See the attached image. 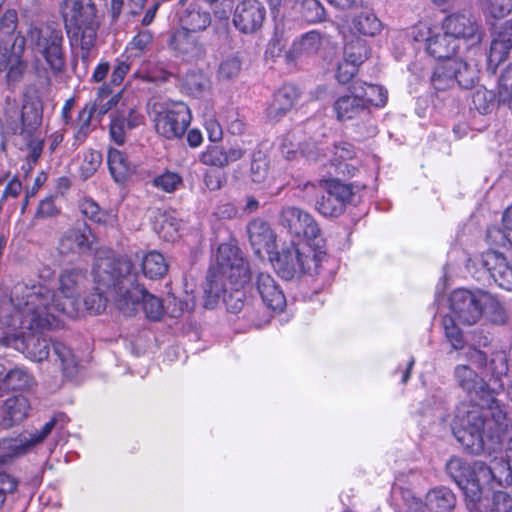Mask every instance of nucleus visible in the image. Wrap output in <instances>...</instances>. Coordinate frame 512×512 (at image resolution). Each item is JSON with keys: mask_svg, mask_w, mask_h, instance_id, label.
Listing matches in <instances>:
<instances>
[{"mask_svg": "<svg viewBox=\"0 0 512 512\" xmlns=\"http://www.w3.org/2000/svg\"><path fill=\"white\" fill-rule=\"evenodd\" d=\"M242 62L236 55L225 58L219 65L218 75L222 79L236 77L241 70Z\"/></svg>", "mask_w": 512, "mask_h": 512, "instance_id": "56", "label": "nucleus"}, {"mask_svg": "<svg viewBox=\"0 0 512 512\" xmlns=\"http://www.w3.org/2000/svg\"><path fill=\"white\" fill-rule=\"evenodd\" d=\"M78 207L85 218L96 224L113 226L116 222V215L102 209L92 198L81 199Z\"/></svg>", "mask_w": 512, "mask_h": 512, "instance_id": "31", "label": "nucleus"}, {"mask_svg": "<svg viewBox=\"0 0 512 512\" xmlns=\"http://www.w3.org/2000/svg\"><path fill=\"white\" fill-rule=\"evenodd\" d=\"M183 184L182 177L173 171H165L153 179V185L165 193H174Z\"/></svg>", "mask_w": 512, "mask_h": 512, "instance_id": "49", "label": "nucleus"}, {"mask_svg": "<svg viewBox=\"0 0 512 512\" xmlns=\"http://www.w3.org/2000/svg\"><path fill=\"white\" fill-rule=\"evenodd\" d=\"M102 163V154L96 150H89L84 153L80 166L81 176L84 179L91 177Z\"/></svg>", "mask_w": 512, "mask_h": 512, "instance_id": "55", "label": "nucleus"}, {"mask_svg": "<svg viewBox=\"0 0 512 512\" xmlns=\"http://www.w3.org/2000/svg\"><path fill=\"white\" fill-rule=\"evenodd\" d=\"M183 88L190 95L198 97L209 88V79L201 72L190 71L183 79Z\"/></svg>", "mask_w": 512, "mask_h": 512, "instance_id": "43", "label": "nucleus"}, {"mask_svg": "<svg viewBox=\"0 0 512 512\" xmlns=\"http://www.w3.org/2000/svg\"><path fill=\"white\" fill-rule=\"evenodd\" d=\"M446 472L463 491L467 508L471 512H478L481 493L477 485L469 481L473 476L472 466L462 458L452 457L446 463Z\"/></svg>", "mask_w": 512, "mask_h": 512, "instance_id": "14", "label": "nucleus"}, {"mask_svg": "<svg viewBox=\"0 0 512 512\" xmlns=\"http://www.w3.org/2000/svg\"><path fill=\"white\" fill-rule=\"evenodd\" d=\"M381 28L379 19L370 12H362L352 21V29L364 36H374L381 31Z\"/></svg>", "mask_w": 512, "mask_h": 512, "instance_id": "38", "label": "nucleus"}, {"mask_svg": "<svg viewBox=\"0 0 512 512\" xmlns=\"http://www.w3.org/2000/svg\"><path fill=\"white\" fill-rule=\"evenodd\" d=\"M3 70H7L9 82H17L26 70V63L19 54L13 53L7 47L0 46V72Z\"/></svg>", "mask_w": 512, "mask_h": 512, "instance_id": "30", "label": "nucleus"}, {"mask_svg": "<svg viewBox=\"0 0 512 512\" xmlns=\"http://www.w3.org/2000/svg\"><path fill=\"white\" fill-rule=\"evenodd\" d=\"M473 107L481 114H487L495 107V94L484 87L476 89L472 94Z\"/></svg>", "mask_w": 512, "mask_h": 512, "instance_id": "48", "label": "nucleus"}, {"mask_svg": "<svg viewBox=\"0 0 512 512\" xmlns=\"http://www.w3.org/2000/svg\"><path fill=\"white\" fill-rule=\"evenodd\" d=\"M458 47L459 44L446 31L433 34L426 39V50L436 59L453 60L451 57L456 53Z\"/></svg>", "mask_w": 512, "mask_h": 512, "instance_id": "28", "label": "nucleus"}, {"mask_svg": "<svg viewBox=\"0 0 512 512\" xmlns=\"http://www.w3.org/2000/svg\"><path fill=\"white\" fill-rule=\"evenodd\" d=\"M368 57L367 44L362 39H353L346 43L343 58L359 67Z\"/></svg>", "mask_w": 512, "mask_h": 512, "instance_id": "40", "label": "nucleus"}, {"mask_svg": "<svg viewBox=\"0 0 512 512\" xmlns=\"http://www.w3.org/2000/svg\"><path fill=\"white\" fill-rule=\"evenodd\" d=\"M217 264L209 271L205 287V306L213 308L222 298L231 313H243L252 325L259 327L261 321L255 309L244 302L241 287L249 280V268L238 247L223 243L218 247Z\"/></svg>", "mask_w": 512, "mask_h": 512, "instance_id": "2", "label": "nucleus"}, {"mask_svg": "<svg viewBox=\"0 0 512 512\" xmlns=\"http://www.w3.org/2000/svg\"><path fill=\"white\" fill-rule=\"evenodd\" d=\"M333 110L339 121L351 120L366 112L364 102L353 86L350 87L349 94L340 96L335 100Z\"/></svg>", "mask_w": 512, "mask_h": 512, "instance_id": "26", "label": "nucleus"}, {"mask_svg": "<svg viewBox=\"0 0 512 512\" xmlns=\"http://www.w3.org/2000/svg\"><path fill=\"white\" fill-rule=\"evenodd\" d=\"M60 12L70 44L81 49V59L87 63L99 28L94 2L92 0H64L60 5Z\"/></svg>", "mask_w": 512, "mask_h": 512, "instance_id": "7", "label": "nucleus"}, {"mask_svg": "<svg viewBox=\"0 0 512 512\" xmlns=\"http://www.w3.org/2000/svg\"><path fill=\"white\" fill-rule=\"evenodd\" d=\"M316 209L320 214L326 217H337L341 215L345 210L342 204L338 202L334 197H332L328 192H326V195H323L321 199L317 201Z\"/></svg>", "mask_w": 512, "mask_h": 512, "instance_id": "54", "label": "nucleus"}, {"mask_svg": "<svg viewBox=\"0 0 512 512\" xmlns=\"http://www.w3.org/2000/svg\"><path fill=\"white\" fill-rule=\"evenodd\" d=\"M299 97L298 90L293 85H284L272 96L266 108V115L271 120L285 116L294 106Z\"/></svg>", "mask_w": 512, "mask_h": 512, "instance_id": "25", "label": "nucleus"}, {"mask_svg": "<svg viewBox=\"0 0 512 512\" xmlns=\"http://www.w3.org/2000/svg\"><path fill=\"white\" fill-rule=\"evenodd\" d=\"M481 264L500 288L512 290V267L502 253L493 249L483 252Z\"/></svg>", "mask_w": 512, "mask_h": 512, "instance_id": "16", "label": "nucleus"}, {"mask_svg": "<svg viewBox=\"0 0 512 512\" xmlns=\"http://www.w3.org/2000/svg\"><path fill=\"white\" fill-rule=\"evenodd\" d=\"M362 98L366 111L370 106L383 107L387 102V91L379 85L355 82L352 85Z\"/></svg>", "mask_w": 512, "mask_h": 512, "instance_id": "34", "label": "nucleus"}, {"mask_svg": "<svg viewBox=\"0 0 512 512\" xmlns=\"http://www.w3.org/2000/svg\"><path fill=\"white\" fill-rule=\"evenodd\" d=\"M248 234L256 254H260L262 250L269 252L272 249L275 234L267 222L261 219L251 221L248 225Z\"/></svg>", "mask_w": 512, "mask_h": 512, "instance_id": "27", "label": "nucleus"}, {"mask_svg": "<svg viewBox=\"0 0 512 512\" xmlns=\"http://www.w3.org/2000/svg\"><path fill=\"white\" fill-rule=\"evenodd\" d=\"M24 311L15 304V295L0 301V324L11 330L4 338L6 346H12L34 361H43L49 356V341L40 331L53 326L28 327Z\"/></svg>", "mask_w": 512, "mask_h": 512, "instance_id": "6", "label": "nucleus"}, {"mask_svg": "<svg viewBox=\"0 0 512 512\" xmlns=\"http://www.w3.org/2000/svg\"><path fill=\"white\" fill-rule=\"evenodd\" d=\"M180 226V221L175 217L163 214L160 216L159 225L155 227V230L165 241H174L179 236Z\"/></svg>", "mask_w": 512, "mask_h": 512, "instance_id": "47", "label": "nucleus"}, {"mask_svg": "<svg viewBox=\"0 0 512 512\" xmlns=\"http://www.w3.org/2000/svg\"><path fill=\"white\" fill-rule=\"evenodd\" d=\"M26 42L36 55L45 60L49 68L61 72L66 64L63 33L52 26H33L26 34Z\"/></svg>", "mask_w": 512, "mask_h": 512, "instance_id": "10", "label": "nucleus"}, {"mask_svg": "<svg viewBox=\"0 0 512 512\" xmlns=\"http://www.w3.org/2000/svg\"><path fill=\"white\" fill-rule=\"evenodd\" d=\"M96 112L95 107L85 106L78 114L77 118V131L75 133V139L79 142H83L87 135L91 131V119Z\"/></svg>", "mask_w": 512, "mask_h": 512, "instance_id": "53", "label": "nucleus"}, {"mask_svg": "<svg viewBox=\"0 0 512 512\" xmlns=\"http://www.w3.org/2000/svg\"><path fill=\"white\" fill-rule=\"evenodd\" d=\"M511 50L512 20H507L497 28L491 41L487 57L488 68L495 71L506 60Z\"/></svg>", "mask_w": 512, "mask_h": 512, "instance_id": "17", "label": "nucleus"}, {"mask_svg": "<svg viewBox=\"0 0 512 512\" xmlns=\"http://www.w3.org/2000/svg\"><path fill=\"white\" fill-rule=\"evenodd\" d=\"M107 163L109 172L116 183H125L133 173V166L127 156L120 150H108Z\"/></svg>", "mask_w": 512, "mask_h": 512, "instance_id": "29", "label": "nucleus"}, {"mask_svg": "<svg viewBox=\"0 0 512 512\" xmlns=\"http://www.w3.org/2000/svg\"><path fill=\"white\" fill-rule=\"evenodd\" d=\"M487 239L491 245L506 246L511 245V232H504L500 228L491 227L487 230Z\"/></svg>", "mask_w": 512, "mask_h": 512, "instance_id": "63", "label": "nucleus"}, {"mask_svg": "<svg viewBox=\"0 0 512 512\" xmlns=\"http://www.w3.org/2000/svg\"><path fill=\"white\" fill-rule=\"evenodd\" d=\"M30 402L23 395L7 398L0 408V426L11 428L23 422L29 413Z\"/></svg>", "mask_w": 512, "mask_h": 512, "instance_id": "23", "label": "nucleus"}, {"mask_svg": "<svg viewBox=\"0 0 512 512\" xmlns=\"http://www.w3.org/2000/svg\"><path fill=\"white\" fill-rule=\"evenodd\" d=\"M96 279L101 284L116 286L115 306L123 314L131 316L142 303L145 316L151 321H158L164 314L162 299L149 293L138 284V274L131 260L119 258L100 262L96 269Z\"/></svg>", "mask_w": 512, "mask_h": 512, "instance_id": "4", "label": "nucleus"}, {"mask_svg": "<svg viewBox=\"0 0 512 512\" xmlns=\"http://www.w3.org/2000/svg\"><path fill=\"white\" fill-rule=\"evenodd\" d=\"M442 29L457 43L462 40L471 46L480 44L484 37L483 28L468 12L448 15L442 22Z\"/></svg>", "mask_w": 512, "mask_h": 512, "instance_id": "12", "label": "nucleus"}, {"mask_svg": "<svg viewBox=\"0 0 512 512\" xmlns=\"http://www.w3.org/2000/svg\"><path fill=\"white\" fill-rule=\"evenodd\" d=\"M324 186L326 189V192H328L332 197H334L338 202L342 204V206L345 208L347 203H349L353 196L352 187L349 184L341 183L338 180H330L325 181L321 180L318 185L307 182L304 185V190L309 193L314 190H316L318 187Z\"/></svg>", "mask_w": 512, "mask_h": 512, "instance_id": "32", "label": "nucleus"}, {"mask_svg": "<svg viewBox=\"0 0 512 512\" xmlns=\"http://www.w3.org/2000/svg\"><path fill=\"white\" fill-rule=\"evenodd\" d=\"M282 153L287 159L295 157L296 153H300L306 157L309 161H317L320 159L323 149H320L317 144L313 141H309L304 145L297 143L293 144L289 137H286L281 144Z\"/></svg>", "mask_w": 512, "mask_h": 512, "instance_id": "36", "label": "nucleus"}, {"mask_svg": "<svg viewBox=\"0 0 512 512\" xmlns=\"http://www.w3.org/2000/svg\"><path fill=\"white\" fill-rule=\"evenodd\" d=\"M452 70L453 67H450L449 61H444L435 67L431 77V83L435 90L445 91L454 86Z\"/></svg>", "mask_w": 512, "mask_h": 512, "instance_id": "39", "label": "nucleus"}, {"mask_svg": "<svg viewBox=\"0 0 512 512\" xmlns=\"http://www.w3.org/2000/svg\"><path fill=\"white\" fill-rule=\"evenodd\" d=\"M302 8L303 17L309 22H319L325 17V10L318 0H304Z\"/></svg>", "mask_w": 512, "mask_h": 512, "instance_id": "59", "label": "nucleus"}, {"mask_svg": "<svg viewBox=\"0 0 512 512\" xmlns=\"http://www.w3.org/2000/svg\"><path fill=\"white\" fill-rule=\"evenodd\" d=\"M168 270V264L164 256L157 251H150L142 258V271L145 277L158 279L163 277Z\"/></svg>", "mask_w": 512, "mask_h": 512, "instance_id": "37", "label": "nucleus"}, {"mask_svg": "<svg viewBox=\"0 0 512 512\" xmlns=\"http://www.w3.org/2000/svg\"><path fill=\"white\" fill-rule=\"evenodd\" d=\"M450 309L453 316L462 324H476L484 314L494 323L505 321V311L499 301L485 291L457 289L450 296Z\"/></svg>", "mask_w": 512, "mask_h": 512, "instance_id": "8", "label": "nucleus"}, {"mask_svg": "<svg viewBox=\"0 0 512 512\" xmlns=\"http://www.w3.org/2000/svg\"><path fill=\"white\" fill-rule=\"evenodd\" d=\"M455 505L456 497L446 487L434 488L427 493L428 512H452Z\"/></svg>", "mask_w": 512, "mask_h": 512, "instance_id": "33", "label": "nucleus"}, {"mask_svg": "<svg viewBox=\"0 0 512 512\" xmlns=\"http://www.w3.org/2000/svg\"><path fill=\"white\" fill-rule=\"evenodd\" d=\"M22 125L29 132L36 129L42 121V111L37 103H26L22 109Z\"/></svg>", "mask_w": 512, "mask_h": 512, "instance_id": "52", "label": "nucleus"}, {"mask_svg": "<svg viewBox=\"0 0 512 512\" xmlns=\"http://www.w3.org/2000/svg\"><path fill=\"white\" fill-rule=\"evenodd\" d=\"M245 155V150L241 146H232L226 149L221 145H209L200 154L199 161L207 166L217 168H224L230 163L242 159Z\"/></svg>", "mask_w": 512, "mask_h": 512, "instance_id": "22", "label": "nucleus"}, {"mask_svg": "<svg viewBox=\"0 0 512 512\" xmlns=\"http://www.w3.org/2000/svg\"><path fill=\"white\" fill-rule=\"evenodd\" d=\"M443 327L445 336L450 342L452 348L455 350L463 349L465 344L464 337L452 316H445L443 318Z\"/></svg>", "mask_w": 512, "mask_h": 512, "instance_id": "51", "label": "nucleus"}, {"mask_svg": "<svg viewBox=\"0 0 512 512\" xmlns=\"http://www.w3.org/2000/svg\"><path fill=\"white\" fill-rule=\"evenodd\" d=\"M321 42L322 38L320 33L310 31L293 43V51L299 55L313 54L319 50Z\"/></svg>", "mask_w": 512, "mask_h": 512, "instance_id": "44", "label": "nucleus"}, {"mask_svg": "<svg viewBox=\"0 0 512 512\" xmlns=\"http://www.w3.org/2000/svg\"><path fill=\"white\" fill-rule=\"evenodd\" d=\"M255 289L265 306L274 311H282L286 298L275 279L267 273H259L254 283Z\"/></svg>", "mask_w": 512, "mask_h": 512, "instance_id": "21", "label": "nucleus"}, {"mask_svg": "<svg viewBox=\"0 0 512 512\" xmlns=\"http://www.w3.org/2000/svg\"><path fill=\"white\" fill-rule=\"evenodd\" d=\"M268 177V160L264 153L255 151L250 164V178L254 183L263 184Z\"/></svg>", "mask_w": 512, "mask_h": 512, "instance_id": "45", "label": "nucleus"}, {"mask_svg": "<svg viewBox=\"0 0 512 512\" xmlns=\"http://www.w3.org/2000/svg\"><path fill=\"white\" fill-rule=\"evenodd\" d=\"M17 27V13L15 10H8L0 19V41L4 42L11 37Z\"/></svg>", "mask_w": 512, "mask_h": 512, "instance_id": "60", "label": "nucleus"}, {"mask_svg": "<svg viewBox=\"0 0 512 512\" xmlns=\"http://www.w3.org/2000/svg\"><path fill=\"white\" fill-rule=\"evenodd\" d=\"M358 68L359 67L343 58V60L339 62L337 66V80L343 84L348 83L356 75Z\"/></svg>", "mask_w": 512, "mask_h": 512, "instance_id": "64", "label": "nucleus"}, {"mask_svg": "<svg viewBox=\"0 0 512 512\" xmlns=\"http://www.w3.org/2000/svg\"><path fill=\"white\" fill-rule=\"evenodd\" d=\"M52 345L54 353L61 362L63 373L69 377L75 375L77 371V361L71 350L62 342L55 341Z\"/></svg>", "mask_w": 512, "mask_h": 512, "instance_id": "46", "label": "nucleus"}, {"mask_svg": "<svg viewBox=\"0 0 512 512\" xmlns=\"http://www.w3.org/2000/svg\"><path fill=\"white\" fill-rule=\"evenodd\" d=\"M93 235L91 228L82 224L65 231L58 244V251L62 255L81 254L91 249Z\"/></svg>", "mask_w": 512, "mask_h": 512, "instance_id": "18", "label": "nucleus"}, {"mask_svg": "<svg viewBox=\"0 0 512 512\" xmlns=\"http://www.w3.org/2000/svg\"><path fill=\"white\" fill-rule=\"evenodd\" d=\"M106 260L115 259L112 257L97 258L92 270L93 279L96 284L95 289L97 290V293L87 296L83 300V305L85 309L92 314H100L102 311H104L107 301H112L115 304L114 296L116 294V289L114 288H116L117 285L113 284V286H106L104 284H101L99 281H97L95 275L99 263L104 262Z\"/></svg>", "mask_w": 512, "mask_h": 512, "instance_id": "24", "label": "nucleus"}, {"mask_svg": "<svg viewBox=\"0 0 512 512\" xmlns=\"http://www.w3.org/2000/svg\"><path fill=\"white\" fill-rule=\"evenodd\" d=\"M487 396L486 406L460 403L451 424L457 441L472 454L495 453L501 448V434L507 428L501 404L492 394Z\"/></svg>", "mask_w": 512, "mask_h": 512, "instance_id": "3", "label": "nucleus"}, {"mask_svg": "<svg viewBox=\"0 0 512 512\" xmlns=\"http://www.w3.org/2000/svg\"><path fill=\"white\" fill-rule=\"evenodd\" d=\"M490 512H512V497L503 491L494 493Z\"/></svg>", "mask_w": 512, "mask_h": 512, "instance_id": "61", "label": "nucleus"}, {"mask_svg": "<svg viewBox=\"0 0 512 512\" xmlns=\"http://www.w3.org/2000/svg\"><path fill=\"white\" fill-rule=\"evenodd\" d=\"M5 383L10 390H25L33 385V377L24 369L15 368L9 372L5 371Z\"/></svg>", "mask_w": 512, "mask_h": 512, "instance_id": "42", "label": "nucleus"}, {"mask_svg": "<svg viewBox=\"0 0 512 512\" xmlns=\"http://www.w3.org/2000/svg\"><path fill=\"white\" fill-rule=\"evenodd\" d=\"M170 45L185 61H197L205 56V47L199 35L185 29L174 32Z\"/></svg>", "mask_w": 512, "mask_h": 512, "instance_id": "19", "label": "nucleus"}, {"mask_svg": "<svg viewBox=\"0 0 512 512\" xmlns=\"http://www.w3.org/2000/svg\"><path fill=\"white\" fill-rule=\"evenodd\" d=\"M280 223L298 239L313 240L320 235V228L313 216L295 206H287L281 210Z\"/></svg>", "mask_w": 512, "mask_h": 512, "instance_id": "13", "label": "nucleus"}, {"mask_svg": "<svg viewBox=\"0 0 512 512\" xmlns=\"http://www.w3.org/2000/svg\"><path fill=\"white\" fill-rule=\"evenodd\" d=\"M191 118L190 108L184 102L166 103L156 113L155 129L167 139L179 138L186 132Z\"/></svg>", "mask_w": 512, "mask_h": 512, "instance_id": "11", "label": "nucleus"}, {"mask_svg": "<svg viewBox=\"0 0 512 512\" xmlns=\"http://www.w3.org/2000/svg\"><path fill=\"white\" fill-rule=\"evenodd\" d=\"M266 19V8L258 0H242L233 12L235 28L244 34H253L261 29Z\"/></svg>", "mask_w": 512, "mask_h": 512, "instance_id": "15", "label": "nucleus"}, {"mask_svg": "<svg viewBox=\"0 0 512 512\" xmlns=\"http://www.w3.org/2000/svg\"><path fill=\"white\" fill-rule=\"evenodd\" d=\"M466 355L470 363L480 370V374L466 364L455 366L454 379L462 390L480 398L503 390L502 378L508 371L503 352L495 351L488 357L486 352L472 346L468 349Z\"/></svg>", "mask_w": 512, "mask_h": 512, "instance_id": "5", "label": "nucleus"}, {"mask_svg": "<svg viewBox=\"0 0 512 512\" xmlns=\"http://www.w3.org/2000/svg\"><path fill=\"white\" fill-rule=\"evenodd\" d=\"M450 67H453L451 71L454 77V81L459 86L469 89L474 86L478 80L479 70L476 65H471L461 59H453L449 61Z\"/></svg>", "mask_w": 512, "mask_h": 512, "instance_id": "35", "label": "nucleus"}, {"mask_svg": "<svg viewBox=\"0 0 512 512\" xmlns=\"http://www.w3.org/2000/svg\"><path fill=\"white\" fill-rule=\"evenodd\" d=\"M87 279L81 268H67L59 275V291L64 302L57 298L45 281H33L15 286V304L24 311L28 327H43L55 321L60 313L76 317L81 310L80 296Z\"/></svg>", "mask_w": 512, "mask_h": 512, "instance_id": "1", "label": "nucleus"}, {"mask_svg": "<svg viewBox=\"0 0 512 512\" xmlns=\"http://www.w3.org/2000/svg\"><path fill=\"white\" fill-rule=\"evenodd\" d=\"M495 482L499 485H509L512 482V467L503 459L495 458L492 461Z\"/></svg>", "mask_w": 512, "mask_h": 512, "instance_id": "58", "label": "nucleus"}, {"mask_svg": "<svg viewBox=\"0 0 512 512\" xmlns=\"http://www.w3.org/2000/svg\"><path fill=\"white\" fill-rule=\"evenodd\" d=\"M311 264L316 266L315 258L305 255L296 247L285 251L277 260L278 270L286 279L293 278L296 274L310 272Z\"/></svg>", "mask_w": 512, "mask_h": 512, "instance_id": "20", "label": "nucleus"}, {"mask_svg": "<svg viewBox=\"0 0 512 512\" xmlns=\"http://www.w3.org/2000/svg\"><path fill=\"white\" fill-rule=\"evenodd\" d=\"M127 130L129 129L124 125V120L119 118L118 115L111 120L110 136L116 144H124Z\"/></svg>", "mask_w": 512, "mask_h": 512, "instance_id": "62", "label": "nucleus"}, {"mask_svg": "<svg viewBox=\"0 0 512 512\" xmlns=\"http://www.w3.org/2000/svg\"><path fill=\"white\" fill-rule=\"evenodd\" d=\"M485 11L493 18H504L512 11V0H485Z\"/></svg>", "mask_w": 512, "mask_h": 512, "instance_id": "57", "label": "nucleus"}, {"mask_svg": "<svg viewBox=\"0 0 512 512\" xmlns=\"http://www.w3.org/2000/svg\"><path fill=\"white\" fill-rule=\"evenodd\" d=\"M69 419L64 413L55 414L39 430L28 435H21L17 439H4L0 442V464L8 457L23 455L37 445L43 443L53 431L60 432L67 425ZM17 481L5 472H0V493L6 498L17 488Z\"/></svg>", "mask_w": 512, "mask_h": 512, "instance_id": "9", "label": "nucleus"}, {"mask_svg": "<svg viewBox=\"0 0 512 512\" xmlns=\"http://www.w3.org/2000/svg\"><path fill=\"white\" fill-rule=\"evenodd\" d=\"M182 27L180 29H185L191 31V33H196L198 31L205 30L211 23V17L208 12L202 11H189L186 16H184L181 20Z\"/></svg>", "mask_w": 512, "mask_h": 512, "instance_id": "41", "label": "nucleus"}, {"mask_svg": "<svg viewBox=\"0 0 512 512\" xmlns=\"http://www.w3.org/2000/svg\"><path fill=\"white\" fill-rule=\"evenodd\" d=\"M472 470L473 476H471L469 481L473 484H476L477 488L480 490V493L482 494V485L495 482L492 464L486 465L483 462H475L472 465Z\"/></svg>", "mask_w": 512, "mask_h": 512, "instance_id": "50", "label": "nucleus"}]
</instances>
